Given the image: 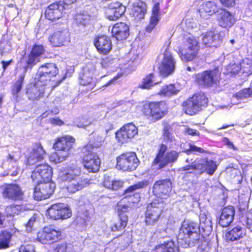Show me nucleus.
I'll use <instances>...</instances> for the list:
<instances>
[{
	"mask_svg": "<svg viewBox=\"0 0 252 252\" xmlns=\"http://www.w3.org/2000/svg\"><path fill=\"white\" fill-rule=\"evenodd\" d=\"M128 207L124 205L118 209V222L110 226V230L112 232L120 231L124 229L127 225L128 218L126 214L128 212Z\"/></svg>",
	"mask_w": 252,
	"mask_h": 252,
	"instance_id": "nucleus-28",
	"label": "nucleus"
},
{
	"mask_svg": "<svg viewBox=\"0 0 252 252\" xmlns=\"http://www.w3.org/2000/svg\"><path fill=\"white\" fill-rule=\"evenodd\" d=\"M208 103L209 99L205 93L200 91L194 93L185 100L181 106L185 114L193 116L206 108Z\"/></svg>",
	"mask_w": 252,
	"mask_h": 252,
	"instance_id": "nucleus-5",
	"label": "nucleus"
},
{
	"mask_svg": "<svg viewBox=\"0 0 252 252\" xmlns=\"http://www.w3.org/2000/svg\"><path fill=\"white\" fill-rule=\"evenodd\" d=\"M45 53V47L42 44L34 43L32 47L26 62V67L32 68L40 61V57Z\"/></svg>",
	"mask_w": 252,
	"mask_h": 252,
	"instance_id": "nucleus-24",
	"label": "nucleus"
},
{
	"mask_svg": "<svg viewBox=\"0 0 252 252\" xmlns=\"http://www.w3.org/2000/svg\"><path fill=\"white\" fill-rule=\"evenodd\" d=\"M223 141L224 142L225 144L227 145L229 148H232L234 150H237V148L234 146L233 142H231L228 138L224 137L223 138Z\"/></svg>",
	"mask_w": 252,
	"mask_h": 252,
	"instance_id": "nucleus-58",
	"label": "nucleus"
},
{
	"mask_svg": "<svg viewBox=\"0 0 252 252\" xmlns=\"http://www.w3.org/2000/svg\"><path fill=\"white\" fill-rule=\"evenodd\" d=\"M240 64L241 68L240 76L245 78L252 74V63L242 62Z\"/></svg>",
	"mask_w": 252,
	"mask_h": 252,
	"instance_id": "nucleus-50",
	"label": "nucleus"
},
{
	"mask_svg": "<svg viewBox=\"0 0 252 252\" xmlns=\"http://www.w3.org/2000/svg\"><path fill=\"white\" fill-rule=\"evenodd\" d=\"M169 106L165 100H144L141 102L140 110L142 115L152 123L157 122L166 117Z\"/></svg>",
	"mask_w": 252,
	"mask_h": 252,
	"instance_id": "nucleus-3",
	"label": "nucleus"
},
{
	"mask_svg": "<svg viewBox=\"0 0 252 252\" xmlns=\"http://www.w3.org/2000/svg\"><path fill=\"white\" fill-rule=\"evenodd\" d=\"M59 75V69L57 64L54 63H47L40 66L35 77L37 78V81L47 85Z\"/></svg>",
	"mask_w": 252,
	"mask_h": 252,
	"instance_id": "nucleus-12",
	"label": "nucleus"
},
{
	"mask_svg": "<svg viewBox=\"0 0 252 252\" xmlns=\"http://www.w3.org/2000/svg\"><path fill=\"white\" fill-rule=\"evenodd\" d=\"M46 152L40 142L34 143L29 155L26 157L25 163L27 166L35 165L37 162L43 160Z\"/></svg>",
	"mask_w": 252,
	"mask_h": 252,
	"instance_id": "nucleus-19",
	"label": "nucleus"
},
{
	"mask_svg": "<svg viewBox=\"0 0 252 252\" xmlns=\"http://www.w3.org/2000/svg\"><path fill=\"white\" fill-rule=\"evenodd\" d=\"M246 234V228L237 225L225 233V238L228 241L233 242L244 237Z\"/></svg>",
	"mask_w": 252,
	"mask_h": 252,
	"instance_id": "nucleus-38",
	"label": "nucleus"
},
{
	"mask_svg": "<svg viewBox=\"0 0 252 252\" xmlns=\"http://www.w3.org/2000/svg\"><path fill=\"white\" fill-rule=\"evenodd\" d=\"M81 172V166L76 163H72L61 170L60 177L67 183L66 189L68 192L75 193L91 184L90 179L79 177Z\"/></svg>",
	"mask_w": 252,
	"mask_h": 252,
	"instance_id": "nucleus-2",
	"label": "nucleus"
},
{
	"mask_svg": "<svg viewBox=\"0 0 252 252\" xmlns=\"http://www.w3.org/2000/svg\"><path fill=\"white\" fill-rule=\"evenodd\" d=\"M179 91L175 84L171 83L163 86L157 94L162 97H170L176 95Z\"/></svg>",
	"mask_w": 252,
	"mask_h": 252,
	"instance_id": "nucleus-44",
	"label": "nucleus"
},
{
	"mask_svg": "<svg viewBox=\"0 0 252 252\" xmlns=\"http://www.w3.org/2000/svg\"><path fill=\"white\" fill-rule=\"evenodd\" d=\"M25 210V208L22 205L11 204L5 207L4 213L7 218L14 217L20 215Z\"/></svg>",
	"mask_w": 252,
	"mask_h": 252,
	"instance_id": "nucleus-42",
	"label": "nucleus"
},
{
	"mask_svg": "<svg viewBox=\"0 0 252 252\" xmlns=\"http://www.w3.org/2000/svg\"><path fill=\"white\" fill-rule=\"evenodd\" d=\"M140 163L135 152H125L116 158V168L123 172L134 171Z\"/></svg>",
	"mask_w": 252,
	"mask_h": 252,
	"instance_id": "nucleus-8",
	"label": "nucleus"
},
{
	"mask_svg": "<svg viewBox=\"0 0 252 252\" xmlns=\"http://www.w3.org/2000/svg\"><path fill=\"white\" fill-rule=\"evenodd\" d=\"M63 7L60 1L50 4L45 11V18L52 21L59 19L63 16Z\"/></svg>",
	"mask_w": 252,
	"mask_h": 252,
	"instance_id": "nucleus-32",
	"label": "nucleus"
},
{
	"mask_svg": "<svg viewBox=\"0 0 252 252\" xmlns=\"http://www.w3.org/2000/svg\"><path fill=\"white\" fill-rule=\"evenodd\" d=\"M53 174V168L50 165L40 164L32 171L31 178L33 183L51 182Z\"/></svg>",
	"mask_w": 252,
	"mask_h": 252,
	"instance_id": "nucleus-15",
	"label": "nucleus"
},
{
	"mask_svg": "<svg viewBox=\"0 0 252 252\" xmlns=\"http://www.w3.org/2000/svg\"><path fill=\"white\" fill-rule=\"evenodd\" d=\"M184 132L186 134L191 136H199L200 135V133L198 130L189 127L185 128Z\"/></svg>",
	"mask_w": 252,
	"mask_h": 252,
	"instance_id": "nucleus-57",
	"label": "nucleus"
},
{
	"mask_svg": "<svg viewBox=\"0 0 252 252\" xmlns=\"http://www.w3.org/2000/svg\"><path fill=\"white\" fill-rule=\"evenodd\" d=\"M50 122L53 125L62 126L64 124V122L58 118H54L50 119Z\"/></svg>",
	"mask_w": 252,
	"mask_h": 252,
	"instance_id": "nucleus-59",
	"label": "nucleus"
},
{
	"mask_svg": "<svg viewBox=\"0 0 252 252\" xmlns=\"http://www.w3.org/2000/svg\"><path fill=\"white\" fill-rule=\"evenodd\" d=\"M65 78V76H63V77H62V78L60 79H58L56 81H55V84L53 85L52 87L53 88H55V87H56L57 86H58L59 85H60V84L62 83V82Z\"/></svg>",
	"mask_w": 252,
	"mask_h": 252,
	"instance_id": "nucleus-64",
	"label": "nucleus"
},
{
	"mask_svg": "<svg viewBox=\"0 0 252 252\" xmlns=\"http://www.w3.org/2000/svg\"><path fill=\"white\" fill-rule=\"evenodd\" d=\"M138 133L137 127L132 123L127 124L116 133V137L119 142L124 143L133 138Z\"/></svg>",
	"mask_w": 252,
	"mask_h": 252,
	"instance_id": "nucleus-22",
	"label": "nucleus"
},
{
	"mask_svg": "<svg viewBox=\"0 0 252 252\" xmlns=\"http://www.w3.org/2000/svg\"><path fill=\"white\" fill-rule=\"evenodd\" d=\"M238 99L248 98L252 96V87L244 88L236 93L234 95Z\"/></svg>",
	"mask_w": 252,
	"mask_h": 252,
	"instance_id": "nucleus-52",
	"label": "nucleus"
},
{
	"mask_svg": "<svg viewBox=\"0 0 252 252\" xmlns=\"http://www.w3.org/2000/svg\"><path fill=\"white\" fill-rule=\"evenodd\" d=\"M2 195L4 199L12 201H21L24 198V191L20 186L16 183L5 184L3 186Z\"/></svg>",
	"mask_w": 252,
	"mask_h": 252,
	"instance_id": "nucleus-16",
	"label": "nucleus"
},
{
	"mask_svg": "<svg viewBox=\"0 0 252 252\" xmlns=\"http://www.w3.org/2000/svg\"><path fill=\"white\" fill-rule=\"evenodd\" d=\"M209 230H205L196 222L192 221H184L179 228L177 239L179 243L185 246H189L191 243H206L208 249H210L211 244L209 241Z\"/></svg>",
	"mask_w": 252,
	"mask_h": 252,
	"instance_id": "nucleus-1",
	"label": "nucleus"
},
{
	"mask_svg": "<svg viewBox=\"0 0 252 252\" xmlns=\"http://www.w3.org/2000/svg\"><path fill=\"white\" fill-rule=\"evenodd\" d=\"M155 77L154 73H150L146 75L141 81V83L139 85L138 88L142 90H150L157 83L154 82V78Z\"/></svg>",
	"mask_w": 252,
	"mask_h": 252,
	"instance_id": "nucleus-47",
	"label": "nucleus"
},
{
	"mask_svg": "<svg viewBox=\"0 0 252 252\" xmlns=\"http://www.w3.org/2000/svg\"><path fill=\"white\" fill-rule=\"evenodd\" d=\"M235 209L233 206L228 205L221 209L218 220L219 224L222 227H227L230 225L234 219Z\"/></svg>",
	"mask_w": 252,
	"mask_h": 252,
	"instance_id": "nucleus-33",
	"label": "nucleus"
},
{
	"mask_svg": "<svg viewBox=\"0 0 252 252\" xmlns=\"http://www.w3.org/2000/svg\"><path fill=\"white\" fill-rule=\"evenodd\" d=\"M126 7L118 1L111 2L105 8V13L106 17L110 20L116 21L121 17L125 12Z\"/></svg>",
	"mask_w": 252,
	"mask_h": 252,
	"instance_id": "nucleus-26",
	"label": "nucleus"
},
{
	"mask_svg": "<svg viewBox=\"0 0 252 252\" xmlns=\"http://www.w3.org/2000/svg\"><path fill=\"white\" fill-rule=\"evenodd\" d=\"M189 148L188 149L185 150V152L187 155H190L191 154H193L195 155L198 154H207V155H212V153L208 150L203 149L201 147H198L195 145L194 144L189 143Z\"/></svg>",
	"mask_w": 252,
	"mask_h": 252,
	"instance_id": "nucleus-48",
	"label": "nucleus"
},
{
	"mask_svg": "<svg viewBox=\"0 0 252 252\" xmlns=\"http://www.w3.org/2000/svg\"><path fill=\"white\" fill-rule=\"evenodd\" d=\"M217 21L220 26L227 28L232 26L234 21V15L225 8H220Z\"/></svg>",
	"mask_w": 252,
	"mask_h": 252,
	"instance_id": "nucleus-37",
	"label": "nucleus"
},
{
	"mask_svg": "<svg viewBox=\"0 0 252 252\" xmlns=\"http://www.w3.org/2000/svg\"><path fill=\"white\" fill-rule=\"evenodd\" d=\"M54 252H72V248L70 244L63 242L57 245Z\"/></svg>",
	"mask_w": 252,
	"mask_h": 252,
	"instance_id": "nucleus-53",
	"label": "nucleus"
},
{
	"mask_svg": "<svg viewBox=\"0 0 252 252\" xmlns=\"http://www.w3.org/2000/svg\"><path fill=\"white\" fill-rule=\"evenodd\" d=\"M79 84L83 87H86L80 91L82 95L92 92L93 90L96 86V83L92 77L87 73H83L79 77Z\"/></svg>",
	"mask_w": 252,
	"mask_h": 252,
	"instance_id": "nucleus-35",
	"label": "nucleus"
},
{
	"mask_svg": "<svg viewBox=\"0 0 252 252\" xmlns=\"http://www.w3.org/2000/svg\"><path fill=\"white\" fill-rule=\"evenodd\" d=\"M162 137L163 141L166 143H171L175 141V137L172 135V127L167 122H162Z\"/></svg>",
	"mask_w": 252,
	"mask_h": 252,
	"instance_id": "nucleus-45",
	"label": "nucleus"
},
{
	"mask_svg": "<svg viewBox=\"0 0 252 252\" xmlns=\"http://www.w3.org/2000/svg\"><path fill=\"white\" fill-rule=\"evenodd\" d=\"M62 239V231L53 225H47L38 230L36 240L42 244H50Z\"/></svg>",
	"mask_w": 252,
	"mask_h": 252,
	"instance_id": "nucleus-10",
	"label": "nucleus"
},
{
	"mask_svg": "<svg viewBox=\"0 0 252 252\" xmlns=\"http://www.w3.org/2000/svg\"><path fill=\"white\" fill-rule=\"evenodd\" d=\"M222 8H232L235 6L236 0H219Z\"/></svg>",
	"mask_w": 252,
	"mask_h": 252,
	"instance_id": "nucleus-56",
	"label": "nucleus"
},
{
	"mask_svg": "<svg viewBox=\"0 0 252 252\" xmlns=\"http://www.w3.org/2000/svg\"><path fill=\"white\" fill-rule=\"evenodd\" d=\"M49 41L53 47H61L70 42V33L67 30L55 32L49 37Z\"/></svg>",
	"mask_w": 252,
	"mask_h": 252,
	"instance_id": "nucleus-29",
	"label": "nucleus"
},
{
	"mask_svg": "<svg viewBox=\"0 0 252 252\" xmlns=\"http://www.w3.org/2000/svg\"><path fill=\"white\" fill-rule=\"evenodd\" d=\"M192 170L195 173L197 174V163L196 158L190 164L185 165L181 168L182 171H186L189 170Z\"/></svg>",
	"mask_w": 252,
	"mask_h": 252,
	"instance_id": "nucleus-55",
	"label": "nucleus"
},
{
	"mask_svg": "<svg viewBox=\"0 0 252 252\" xmlns=\"http://www.w3.org/2000/svg\"><path fill=\"white\" fill-rule=\"evenodd\" d=\"M223 36L220 32L210 31L202 36L203 44L206 47L217 48L220 46Z\"/></svg>",
	"mask_w": 252,
	"mask_h": 252,
	"instance_id": "nucleus-30",
	"label": "nucleus"
},
{
	"mask_svg": "<svg viewBox=\"0 0 252 252\" xmlns=\"http://www.w3.org/2000/svg\"><path fill=\"white\" fill-rule=\"evenodd\" d=\"M112 36L118 41L126 39L129 35V26L124 22L115 23L111 31Z\"/></svg>",
	"mask_w": 252,
	"mask_h": 252,
	"instance_id": "nucleus-31",
	"label": "nucleus"
},
{
	"mask_svg": "<svg viewBox=\"0 0 252 252\" xmlns=\"http://www.w3.org/2000/svg\"><path fill=\"white\" fill-rule=\"evenodd\" d=\"M12 62V59H10L8 61H4L2 60L1 61V63L2 64V68L3 70H5L7 67Z\"/></svg>",
	"mask_w": 252,
	"mask_h": 252,
	"instance_id": "nucleus-62",
	"label": "nucleus"
},
{
	"mask_svg": "<svg viewBox=\"0 0 252 252\" xmlns=\"http://www.w3.org/2000/svg\"><path fill=\"white\" fill-rule=\"evenodd\" d=\"M75 23L77 25L86 26L89 24L90 18L89 16L84 14H77L75 17Z\"/></svg>",
	"mask_w": 252,
	"mask_h": 252,
	"instance_id": "nucleus-51",
	"label": "nucleus"
},
{
	"mask_svg": "<svg viewBox=\"0 0 252 252\" xmlns=\"http://www.w3.org/2000/svg\"><path fill=\"white\" fill-rule=\"evenodd\" d=\"M159 3L155 2L153 5L151 11V15L149 19V22L145 28L147 32H150L157 26L160 20Z\"/></svg>",
	"mask_w": 252,
	"mask_h": 252,
	"instance_id": "nucleus-36",
	"label": "nucleus"
},
{
	"mask_svg": "<svg viewBox=\"0 0 252 252\" xmlns=\"http://www.w3.org/2000/svg\"><path fill=\"white\" fill-rule=\"evenodd\" d=\"M146 12V3L143 1H138L133 3L130 14L136 20H140L144 18Z\"/></svg>",
	"mask_w": 252,
	"mask_h": 252,
	"instance_id": "nucleus-40",
	"label": "nucleus"
},
{
	"mask_svg": "<svg viewBox=\"0 0 252 252\" xmlns=\"http://www.w3.org/2000/svg\"><path fill=\"white\" fill-rule=\"evenodd\" d=\"M94 45L97 51L101 55L108 54L112 49V42L110 37L106 35L95 36L94 40Z\"/></svg>",
	"mask_w": 252,
	"mask_h": 252,
	"instance_id": "nucleus-23",
	"label": "nucleus"
},
{
	"mask_svg": "<svg viewBox=\"0 0 252 252\" xmlns=\"http://www.w3.org/2000/svg\"><path fill=\"white\" fill-rule=\"evenodd\" d=\"M122 75V73H118L115 76H114L112 79L108 81L104 86H108L110 85L113 81L116 80L117 79L120 78Z\"/></svg>",
	"mask_w": 252,
	"mask_h": 252,
	"instance_id": "nucleus-61",
	"label": "nucleus"
},
{
	"mask_svg": "<svg viewBox=\"0 0 252 252\" xmlns=\"http://www.w3.org/2000/svg\"><path fill=\"white\" fill-rule=\"evenodd\" d=\"M201 46L197 38L190 36L185 38L182 45L178 47L177 54L185 62L194 61L200 57Z\"/></svg>",
	"mask_w": 252,
	"mask_h": 252,
	"instance_id": "nucleus-6",
	"label": "nucleus"
},
{
	"mask_svg": "<svg viewBox=\"0 0 252 252\" xmlns=\"http://www.w3.org/2000/svg\"><path fill=\"white\" fill-rule=\"evenodd\" d=\"M176 64V59L167 48L165 51L158 67L159 74L162 77H166L172 75L175 71Z\"/></svg>",
	"mask_w": 252,
	"mask_h": 252,
	"instance_id": "nucleus-13",
	"label": "nucleus"
},
{
	"mask_svg": "<svg viewBox=\"0 0 252 252\" xmlns=\"http://www.w3.org/2000/svg\"><path fill=\"white\" fill-rule=\"evenodd\" d=\"M241 68L240 63H230L226 66L224 74L230 77L240 76Z\"/></svg>",
	"mask_w": 252,
	"mask_h": 252,
	"instance_id": "nucleus-46",
	"label": "nucleus"
},
{
	"mask_svg": "<svg viewBox=\"0 0 252 252\" xmlns=\"http://www.w3.org/2000/svg\"><path fill=\"white\" fill-rule=\"evenodd\" d=\"M172 187V182L171 179L169 178L159 179L154 183L152 191L156 196L161 199H166L169 196Z\"/></svg>",
	"mask_w": 252,
	"mask_h": 252,
	"instance_id": "nucleus-18",
	"label": "nucleus"
},
{
	"mask_svg": "<svg viewBox=\"0 0 252 252\" xmlns=\"http://www.w3.org/2000/svg\"><path fill=\"white\" fill-rule=\"evenodd\" d=\"M12 233L7 230L0 231V250H6L10 247Z\"/></svg>",
	"mask_w": 252,
	"mask_h": 252,
	"instance_id": "nucleus-43",
	"label": "nucleus"
},
{
	"mask_svg": "<svg viewBox=\"0 0 252 252\" xmlns=\"http://www.w3.org/2000/svg\"><path fill=\"white\" fill-rule=\"evenodd\" d=\"M75 142V138L71 135L58 136L54 140L53 148L56 152L69 153L74 148Z\"/></svg>",
	"mask_w": 252,
	"mask_h": 252,
	"instance_id": "nucleus-20",
	"label": "nucleus"
},
{
	"mask_svg": "<svg viewBox=\"0 0 252 252\" xmlns=\"http://www.w3.org/2000/svg\"><path fill=\"white\" fill-rule=\"evenodd\" d=\"M46 85L41 82L37 81V78L35 77L33 82L31 83L27 89L26 94L29 99L33 101L42 98L45 93L43 87Z\"/></svg>",
	"mask_w": 252,
	"mask_h": 252,
	"instance_id": "nucleus-25",
	"label": "nucleus"
},
{
	"mask_svg": "<svg viewBox=\"0 0 252 252\" xmlns=\"http://www.w3.org/2000/svg\"><path fill=\"white\" fill-rule=\"evenodd\" d=\"M220 73L218 67L208 69L195 74L193 76L194 82L202 88H211L219 82Z\"/></svg>",
	"mask_w": 252,
	"mask_h": 252,
	"instance_id": "nucleus-9",
	"label": "nucleus"
},
{
	"mask_svg": "<svg viewBox=\"0 0 252 252\" xmlns=\"http://www.w3.org/2000/svg\"><path fill=\"white\" fill-rule=\"evenodd\" d=\"M167 146L165 144L161 143L159 145L158 152L152 162V166L158 165V169H160L178 160L180 153L174 150L167 151Z\"/></svg>",
	"mask_w": 252,
	"mask_h": 252,
	"instance_id": "nucleus-7",
	"label": "nucleus"
},
{
	"mask_svg": "<svg viewBox=\"0 0 252 252\" xmlns=\"http://www.w3.org/2000/svg\"><path fill=\"white\" fill-rule=\"evenodd\" d=\"M152 252H179V249L173 241L168 240L156 245Z\"/></svg>",
	"mask_w": 252,
	"mask_h": 252,
	"instance_id": "nucleus-41",
	"label": "nucleus"
},
{
	"mask_svg": "<svg viewBox=\"0 0 252 252\" xmlns=\"http://www.w3.org/2000/svg\"><path fill=\"white\" fill-rule=\"evenodd\" d=\"M197 174H206L212 176L218 168L217 162L207 157L196 158Z\"/></svg>",
	"mask_w": 252,
	"mask_h": 252,
	"instance_id": "nucleus-21",
	"label": "nucleus"
},
{
	"mask_svg": "<svg viewBox=\"0 0 252 252\" xmlns=\"http://www.w3.org/2000/svg\"><path fill=\"white\" fill-rule=\"evenodd\" d=\"M108 58L107 57L102 58L100 62L101 65L103 67H106L108 65Z\"/></svg>",
	"mask_w": 252,
	"mask_h": 252,
	"instance_id": "nucleus-63",
	"label": "nucleus"
},
{
	"mask_svg": "<svg viewBox=\"0 0 252 252\" xmlns=\"http://www.w3.org/2000/svg\"><path fill=\"white\" fill-rule=\"evenodd\" d=\"M101 144V141L90 140L82 148L83 156L81 158L80 162L89 173H95L99 171L101 160L93 150L99 148Z\"/></svg>",
	"mask_w": 252,
	"mask_h": 252,
	"instance_id": "nucleus-4",
	"label": "nucleus"
},
{
	"mask_svg": "<svg viewBox=\"0 0 252 252\" xmlns=\"http://www.w3.org/2000/svg\"><path fill=\"white\" fill-rule=\"evenodd\" d=\"M33 197L37 201L48 199L55 191V186L51 182L34 183Z\"/></svg>",
	"mask_w": 252,
	"mask_h": 252,
	"instance_id": "nucleus-17",
	"label": "nucleus"
},
{
	"mask_svg": "<svg viewBox=\"0 0 252 252\" xmlns=\"http://www.w3.org/2000/svg\"><path fill=\"white\" fill-rule=\"evenodd\" d=\"M246 216V222L248 227L249 229H251L252 231V218H251V216H248L247 215L245 214Z\"/></svg>",
	"mask_w": 252,
	"mask_h": 252,
	"instance_id": "nucleus-60",
	"label": "nucleus"
},
{
	"mask_svg": "<svg viewBox=\"0 0 252 252\" xmlns=\"http://www.w3.org/2000/svg\"><path fill=\"white\" fill-rule=\"evenodd\" d=\"M24 78L25 75L24 74L20 75L18 79L11 86V93L13 95L17 96L21 91L23 87Z\"/></svg>",
	"mask_w": 252,
	"mask_h": 252,
	"instance_id": "nucleus-49",
	"label": "nucleus"
},
{
	"mask_svg": "<svg viewBox=\"0 0 252 252\" xmlns=\"http://www.w3.org/2000/svg\"><path fill=\"white\" fill-rule=\"evenodd\" d=\"M149 185V181L147 180H144L136 183L129 186L123 192L124 198L129 199L131 196H134V200L132 201V203H137L140 200V195L139 192H136V190L142 189Z\"/></svg>",
	"mask_w": 252,
	"mask_h": 252,
	"instance_id": "nucleus-27",
	"label": "nucleus"
},
{
	"mask_svg": "<svg viewBox=\"0 0 252 252\" xmlns=\"http://www.w3.org/2000/svg\"><path fill=\"white\" fill-rule=\"evenodd\" d=\"M162 212V208L158 201L147 204L144 212V222L146 225H154L159 220Z\"/></svg>",
	"mask_w": 252,
	"mask_h": 252,
	"instance_id": "nucleus-14",
	"label": "nucleus"
},
{
	"mask_svg": "<svg viewBox=\"0 0 252 252\" xmlns=\"http://www.w3.org/2000/svg\"><path fill=\"white\" fill-rule=\"evenodd\" d=\"M220 8L216 1L207 0L201 3L198 9V12L201 17L211 16L219 12Z\"/></svg>",
	"mask_w": 252,
	"mask_h": 252,
	"instance_id": "nucleus-34",
	"label": "nucleus"
},
{
	"mask_svg": "<svg viewBox=\"0 0 252 252\" xmlns=\"http://www.w3.org/2000/svg\"><path fill=\"white\" fill-rule=\"evenodd\" d=\"M102 185L104 188L109 190L117 191L123 188L124 181L121 180L112 179L110 176L105 175L104 176Z\"/></svg>",
	"mask_w": 252,
	"mask_h": 252,
	"instance_id": "nucleus-39",
	"label": "nucleus"
},
{
	"mask_svg": "<svg viewBox=\"0 0 252 252\" xmlns=\"http://www.w3.org/2000/svg\"><path fill=\"white\" fill-rule=\"evenodd\" d=\"M72 211L68 205L56 203L51 205L46 211L48 219L52 220H64L72 216Z\"/></svg>",
	"mask_w": 252,
	"mask_h": 252,
	"instance_id": "nucleus-11",
	"label": "nucleus"
},
{
	"mask_svg": "<svg viewBox=\"0 0 252 252\" xmlns=\"http://www.w3.org/2000/svg\"><path fill=\"white\" fill-rule=\"evenodd\" d=\"M37 216L36 214H33L25 224L26 230L28 232H31L33 229V226L34 222L37 220Z\"/></svg>",
	"mask_w": 252,
	"mask_h": 252,
	"instance_id": "nucleus-54",
	"label": "nucleus"
}]
</instances>
